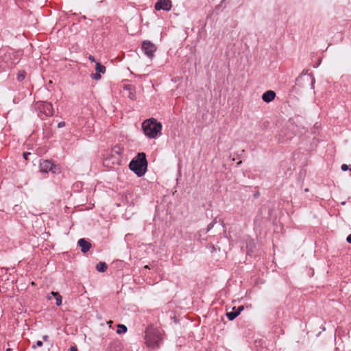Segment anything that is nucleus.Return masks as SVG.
Instances as JSON below:
<instances>
[{
    "label": "nucleus",
    "instance_id": "1",
    "mask_svg": "<svg viewBox=\"0 0 351 351\" xmlns=\"http://www.w3.org/2000/svg\"><path fill=\"white\" fill-rule=\"evenodd\" d=\"M129 167L138 177L144 176L147 168L146 154L144 152L138 153L130 162Z\"/></svg>",
    "mask_w": 351,
    "mask_h": 351
},
{
    "label": "nucleus",
    "instance_id": "2",
    "mask_svg": "<svg viewBox=\"0 0 351 351\" xmlns=\"http://www.w3.org/2000/svg\"><path fill=\"white\" fill-rule=\"evenodd\" d=\"M145 343L151 349H156L162 342V332L160 329L149 326L145 330Z\"/></svg>",
    "mask_w": 351,
    "mask_h": 351
},
{
    "label": "nucleus",
    "instance_id": "3",
    "mask_svg": "<svg viewBox=\"0 0 351 351\" xmlns=\"http://www.w3.org/2000/svg\"><path fill=\"white\" fill-rule=\"evenodd\" d=\"M144 134L151 138H154L160 132L162 125L156 119L152 118L144 121L142 123Z\"/></svg>",
    "mask_w": 351,
    "mask_h": 351
},
{
    "label": "nucleus",
    "instance_id": "4",
    "mask_svg": "<svg viewBox=\"0 0 351 351\" xmlns=\"http://www.w3.org/2000/svg\"><path fill=\"white\" fill-rule=\"evenodd\" d=\"M142 50L147 57L152 59L156 51V47L152 42L145 40L142 43Z\"/></svg>",
    "mask_w": 351,
    "mask_h": 351
},
{
    "label": "nucleus",
    "instance_id": "5",
    "mask_svg": "<svg viewBox=\"0 0 351 351\" xmlns=\"http://www.w3.org/2000/svg\"><path fill=\"white\" fill-rule=\"evenodd\" d=\"M40 171L43 173H47L49 171L56 173V170L58 169L57 167L52 164L49 160H44L41 162L40 163Z\"/></svg>",
    "mask_w": 351,
    "mask_h": 351
},
{
    "label": "nucleus",
    "instance_id": "6",
    "mask_svg": "<svg viewBox=\"0 0 351 351\" xmlns=\"http://www.w3.org/2000/svg\"><path fill=\"white\" fill-rule=\"evenodd\" d=\"M171 8V1L170 0H158L155 4V9L156 10H163L169 11Z\"/></svg>",
    "mask_w": 351,
    "mask_h": 351
},
{
    "label": "nucleus",
    "instance_id": "7",
    "mask_svg": "<svg viewBox=\"0 0 351 351\" xmlns=\"http://www.w3.org/2000/svg\"><path fill=\"white\" fill-rule=\"evenodd\" d=\"M95 71H96V73H92L90 75V77L92 79H93L95 80H99L101 77L100 73H102V74L105 73L106 67L104 65L101 64L99 62H96Z\"/></svg>",
    "mask_w": 351,
    "mask_h": 351
},
{
    "label": "nucleus",
    "instance_id": "8",
    "mask_svg": "<svg viewBox=\"0 0 351 351\" xmlns=\"http://www.w3.org/2000/svg\"><path fill=\"white\" fill-rule=\"evenodd\" d=\"M78 245L81 247L82 253L87 252L91 247V243L85 239H80L77 242Z\"/></svg>",
    "mask_w": 351,
    "mask_h": 351
},
{
    "label": "nucleus",
    "instance_id": "9",
    "mask_svg": "<svg viewBox=\"0 0 351 351\" xmlns=\"http://www.w3.org/2000/svg\"><path fill=\"white\" fill-rule=\"evenodd\" d=\"M276 97V93L274 90H267L262 95V99L266 102L269 103L272 101Z\"/></svg>",
    "mask_w": 351,
    "mask_h": 351
},
{
    "label": "nucleus",
    "instance_id": "10",
    "mask_svg": "<svg viewBox=\"0 0 351 351\" xmlns=\"http://www.w3.org/2000/svg\"><path fill=\"white\" fill-rule=\"evenodd\" d=\"M43 110L47 116H52L53 114L52 104L49 102H45L43 104Z\"/></svg>",
    "mask_w": 351,
    "mask_h": 351
},
{
    "label": "nucleus",
    "instance_id": "11",
    "mask_svg": "<svg viewBox=\"0 0 351 351\" xmlns=\"http://www.w3.org/2000/svg\"><path fill=\"white\" fill-rule=\"evenodd\" d=\"M239 315V311H236L235 307L233 308L232 311L228 312L226 316L229 320L232 321L234 319Z\"/></svg>",
    "mask_w": 351,
    "mask_h": 351
},
{
    "label": "nucleus",
    "instance_id": "12",
    "mask_svg": "<svg viewBox=\"0 0 351 351\" xmlns=\"http://www.w3.org/2000/svg\"><path fill=\"white\" fill-rule=\"evenodd\" d=\"M108 268V265H106V263L104 262H99L97 265H96V269L99 271V272H104Z\"/></svg>",
    "mask_w": 351,
    "mask_h": 351
},
{
    "label": "nucleus",
    "instance_id": "13",
    "mask_svg": "<svg viewBox=\"0 0 351 351\" xmlns=\"http://www.w3.org/2000/svg\"><path fill=\"white\" fill-rule=\"evenodd\" d=\"M51 294L56 298V305L60 306L62 304V296L60 295V294L58 292H54V291H52L51 293Z\"/></svg>",
    "mask_w": 351,
    "mask_h": 351
},
{
    "label": "nucleus",
    "instance_id": "14",
    "mask_svg": "<svg viewBox=\"0 0 351 351\" xmlns=\"http://www.w3.org/2000/svg\"><path fill=\"white\" fill-rule=\"evenodd\" d=\"M111 160H113L112 163H116V164H118V165L119 164L120 159L119 158H117L114 157L113 156H112L111 158H108L105 159L104 164L106 165H108L109 162Z\"/></svg>",
    "mask_w": 351,
    "mask_h": 351
},
{
    "label": "nucleus",
    "instance_id": "15",
    "mask_svg": "<svg viewBox=\"0 0 351 351\" xmlns=\"http://www.w3.org/2000/svg\"><path fill=\"white\" fill-rule=\"evenodd\" d=\"M117 328H117V332L118 334H123L127 331V327L125 325L118 324Z\"/></svg>",
    "mask_w": 351,
    "mask_h": 351
},
{
    "label": "nucleus",
    "instance_id": "16",
    "mask_svg": "<svg viewBox=\"0 0 351 351\" xmlns=\"http://www.w3.org/2000/svg\"><path fill=\"white\" fill-rule=\"evenodd\" d=\"M26 73L24 71H20L17 74V80L19 82L23 81L25 77Z\"/></svg>",
    "mask_w": 351,
    "mask_h": 351
},
{
    "label": "nucleus",
    "instance_id": "17",
    "mask_svg": "<svg viewBox=\"0 0 351 351\" xmlns=\"http://www.w3.org/2000/svg\"><path fill=\"white\" fill-rule=\"evenodd\" d=\"M112 152L118 155H120L121 152V149L119 147H114L112 149Z\"/></svg>",
    "mask_w": 351,
    "mask_h": 351
},
{
    "label": "nucleus",
    "instance_id": "18",
    "mask_svg": "<svg viewBox=\"0 0 351 351\" xmlns=\"http://www.w3.org/2000/svg\"><path fill=\"white\" fill-rule=\"evenodd\" d=\"M215 221H216V219H215L214 221H213L212 223H210L208 225L206 232H208L209 230H210L213 228Z\"/></svg>",
    "mask_w": 351,
    "mask_h": 351
},
{
    "label": "nucleus",
    "instance_id": "19",
    "mask_svg": "<svg viewBox=\"0 0 351 351\" xmlns=\"http://www.w3.org/2000/svg\"><path fill=\"white\" fill-rule=\"evenodd\" d=\"M308 80L311 81V88H313V85H314V82H315V79L313 76V75H308Z\"/></svg>",
    "mask_w": 351,
    "mask_h": 351
},
{
    "label": "nucleus",
    "instance_id": "20",
    "mask_svg": "<svg viewBox=\"0 0 351 351\" xmlns=\"http://www.w3.org/2000/svg\"><path fill=\"white\" fill-rule=\"evenodd\" d=\"M341 169L343 171H346L348 169V166L346 164H343L341 167Z\"/></svg>",
    "mask_w": 351,
    "mask_h": 351
},
{
    "label": "nucleus",
    "instance_id": "21",
    "mask_svg": "<svg viewBox=\"0 0 351 351\" xmlns=\"http://www.w3.org/2000/svg\"><path fill=\"white\" fill-rule=\"evenodd\" d=\"M65 125V123L64 121H61L60 123H58V128H62Z\"/></svg>",
    "mask_w": 351,
    "mask_h": 351
},
{
    "label": "nucleus",
    "instance_id": "22",
    "mask_svg": "<svg viewBox=\"0 0 351 351\" xmlns=\"http://www.w3.org/2000/svg\"><path fill=\"white\" fill-rule=\"evenodd\" d=\"M31 154L29 152H25L23 153V158L25 159V160H27L28 159V156L30 155Z\"/></svg>",
    "mask_w": 351,
    "mask_h": 351
},
{
    "label": "nucleus",
    "instance_id": "23",
    "mask_svg": "<svg viewBox=\"0 0 351 351\" xmlns=\"http://www.w3.org/2000/svg\"><path fill=\"white\" fill-rule=\"evenodd\" d=\"M244 309V307L243 306H239V308L237 309H236V311H239V314L241 313V312Z\"/></svg>",
    "mask_w": 351,
    "mask_h": 351
},
{
    "label": "nucleus",
    "instance_id": "24",
    "mask_svg": "<svg viewBox=\"0 0 351 351\" xmlns=\"http://www.w3.org/2000/svg\"><path fill=\"white\" fill-rule=\"evenodd\" d=\"M88 59H89L91 62H96V61H95V58H94L93 56H91V55H90V56H88Z\"/></svg>",
    "mask_w": 351,
    "mask_h": 351
},
{
    "label": "nucleus",
    "instance_id": "25",
    "mask_svg": "<svg viewBox=\"0 0 351 351\" xmlns=\"http://www.w3.org/2000/svg\"><path fill=\"white\" fill-rule=\"evenodd\" d=\"M42 346H43V341H39V340L36 341V346L41 347Z\"/></svg>",
    "mask_w": 351,
    "mask_h": 351
},
{
    "label": "nucleus",
    "instance_id": "26",
    "mask_svg": "<svg viewBox=\"0 0 351 351\" xmlns=\"http://www.w3.org/2000/svg\"><path fill=\"white\" fill-rule=\"evenodd\" d=\"M346 241L348 243H351V234L347 237Z\"/></svg>",
    "mask_w": 351,
    "mask_h": 351
},
{
    "label": "nucleus",
    "instance_id": "27",
    "mask_svg": "<svg viewBox=\"0 0 351 351\" xmlns=\"http://www.w3.org/2000/svg\"><path fill=\"white\" fill-rule=\"evenodd\" d=\"M43 341H47L49 340V337H48L47 335H44V336L43 337Z\"/></svg>",
    "mask_w": 351,
    "mask_h": 351
},
{
    "label": "nucleus",
    "instance_id": "28",
    "mask_svg": "<svg viewBox=\"0 0 351 351\" xmlns=\"http://www.w3.org/2000/svg\"><path fill=\"white\" fill-rule=\"evenodd\" d=\"M71 351H77V348L75 347H71Z\"/></svg>",
    "mask_w": 351,
    "mask_h": 351
},
{
    "label": "nucleus",
    "instance_id": "29",
    "mask_svg": "<svg viewBox=\"0 0 351 351\" xmlns=\"http://www.w3.org/2000/svg\"><path fill=\"white\" fill-rule=\"evenodd\" d=\"M5 351H12V349H11V348H8V349H6V350H5Z\"/></svg>",
    "mask_w": 351,
    "mask_h": 351
},
{
    "label": "nucleus",
    "instance_id": "30",
    "mask_svg": "<svg viewBox=\"0 0 351 351\" xmlns=\"http://www.w3.org/2000/svg\"><path fill=\"white\" fill-rule=\"evenodd\" d=\"M226 0H222V1L221 2V3H223L226 1Z\"/></svg>",
    "mask_w": 351,
    "mask_h": 351
},
{
    "label": "nucleus",
    "instance_id": "31",
    "mask_svg": "<svg viewBox=\"0 0 351 351\" xmlns=\"http://www.w3.org/2000/svg\"><path fill=\"white\" fill-rule=\"evenodd\" d=\"M219 6H220V5H217V6H216V8H219Z\"/></svg>",
    "mask_w": 351,
    "mask_h": 351
},
{
    "label": "nucleus",
    "instance_id": "32",
    "mask_svg": "<svg viewBox=\"0 0 351 351\" xmlns=\"http://www.w3.org/2000/svg\"><path fill=\"white\" fill-rule=\"evenodd\" d=\"M32 348L34 349V348H36V346H35V345H34V346H32Z\"/></svg>",
    "mask_w": 351,
    "mask_h": 351
}]
</instances>
